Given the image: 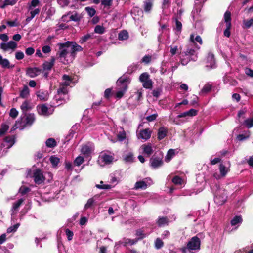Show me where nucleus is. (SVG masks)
<instances>
[{
	"label": "nucleus",
	"mask_w": 253,
	"mask_h": 253,
	"mask_svg": "<svg viewBox=\"0 0 253 253\" xmlns=\"http://www.w3.org/2000/svg\"><path fill=\"white\" fill-rule=\"evenodd\" d=\"M202 233H199L192 237L188 240L186 246L180 248L179 250L182 253H196L199 252L201 249L200 238H202Z\"/></svg>",
	"instance_id": "1"
},
{
	"label": "nucleus",
	"mask_w": 253,
	"mask_h": 253,
	"mask_svg": "<svg viewBox=\"0 0 253 253\" xmlns=\"http://www.w3.org/2000/svg\"><path fill=\"white\" fill-rule=\"evenodd\" d=\"M200 49V46L199 45H196L194 48L189 46L185 51L180 52L179 58L181 64L186 65L190 61H196L198 59V51Z\"/></svg>",
	"instance_id": "2"
},
{
	"label": "nucleus",
	"mask_w": 253,
	"mask_h": 253,
	"mask_svg": "<svg viewBox=\"0 0 253 253\" xmlns=\"http://www.w3.org/2000/svg\"><path fill=\"white\" fill-rule=\"evenodd\" d=\"M24 114V116L22 117L20 120H18L15 122L11 130H15L18 128L20 130H22L27 126H31L34 123L35 120V117L34 114L30 113L26 114V113Z\"/></svg>",
	"instance_id": "3"
},
{
	"label": "nucleus",
	"mask_w": 253,
	"mask_h": 253,
	"mask_svg": "<svg viewBox=\"0 0 253 253\" xmlns=\"http://www.w3.org/2000/svg\"><path fill=\"white\" fill-rule=\"evenodd\" d=\"M71 42L68 41L64 43H59L57 45L59 46L58 54L60 61L64 64L69 63V61L66 59L68 55L70 54L71 57Z\"/></svg>",
	"instance_id": "4"
},
{
	"label": "nucleus",
	"mask_w": 253,
	"mask_h": 253,
	"mask_svg": "<svg viewBox=\"0 0 253 253\" xmlns=\"http://www.w3.org/2000/svg\"><path fill=\"white\" fill-rule=\"evenodd\" d=\"M130 82L129 78L125 75L121 77L117 81V84L120 90L116 92V97L121 98L127 89V86Z\"/></svg>",
	"instance_id": "5"
},
{
	"label": "nucleus",
	"mask_w": 253,
	"mask_h": 253,
	"mask_svg": "<svg viewBox=\"0 0 253 253\" xmlns=\"http://www.w3.org/2000/svg\"><path fill=\"white\" fill-rule=\"evenodd\" d=\"M14 143L15 138L13 136L5 137L0 145V152H1L2 155L5 154Z\"/></svg>",
	"instance_id": "6"
},
{
	"label": "nucleus",
	"mask_w": 253,
	"mask_h": 253,
	"mask_svg": "<svg viewBox=\"0 0 253 253\" xmlns=\"http://www.w3.org/2000/svg\"><path fill=\"white\" fill-rule=\"evenodd\" d=\"M113 159L114 157L113 156L105 153H101L98 158L97 162L101 167H103L111 164Z\"/></svg>",
	"instance_id": "7"
},
{
	"label": "nucleus",
	"mask_w": 253,
	"mask_h": 253,
	"mask_svg": "<svg viewBox=\"0 0 253 253\" xmlns=\"http://www.w3.org/2000/svg\"><path fill=\"white\" fill-rule=\"evenodd\" d=\"M37 110L40 115L48 117L53 113L54 110L48 107L46 104H43L37 106Z\"/></svg>",
	"instance_id": "8"
},
{
	"label": "nucleus",
	"mask_w": 253,
	"mask_h": 253,
	"mask_svg": "<svg viewBox=\"0 0 253 253\" xmlns=\"http://www.w3.org/2000/svg\"><path fill=\"white\" fill-rule=\"evenodd\" d=\"M139 80L142 83L143 86L146 89H151L153 86L152 80L150 79V75L147 72L143 73L139 76Z\"/></svg>",
	"instance_id": "9"
},
{
	"label": "nucleus",
	"mask_w": 253,
	"mask_h": 253,
	"mask_svg": "<svg viewBox=\"0 0 253 253\" xmlns=\"http://www.w3.org/2000/svg\"><path fill=\"white\" fill-rule=\"evenodd\" d=\"M224 22L226 23V28L224 31V35L227 37H229L230 36V30L231 28V13L229 11H226L224 15Z\"/></svg>",
	"instance_id": "10"
},
{
	"label": "nucleus",
	"mask_w": 253,
	"mask_h": 253,
	"mask_svg": "<svg viewBox=\"0 0 253 253\" xmlns=\"http://www.w3.org/2000/svg\"><path fill=\"white\" fill-rule=\"evenodd\" d=\"M33 178L34 182L37 184H41L44 182L45 176L43 172L39 169H36L33 171Z\"/></svg>",
	"instance_id": "11"
},
{
	"label": "nucleus",
	"mask_w": 253,
	"mask_h": 253,
	"mask_svg": "<svg viewBox=\"0 0 253 253\" xmlns=\"http://www.w3.org/2000/svg\"><path fill=\"white\" fill-rule=\"evenodd\" d=\"M136 134L138 139L146 141L151 137L152 131L150 128H146L137 130Z\"/></svg>",
	"instance_id": "12"
},
{
	"label": "nucleus",
	"mask_w": 253,
	"mask_h": 253,
	"mask_svg": "<svg viewBox=\"0 0 253 253\" xmlns=\"http://www.w3.org/2000/svg\"><path fill=\"white\" fill-rule=\"evenodd\" d=\"M220 171V174L218 173H214L213 176L216 179H219L221 177H225L230 171L229 166H225L223 164H220L219 167Z\"/></svg>",
	"instance_id": "13"
},
{
	"label": "nucleus",
	"mask_w": 253,
	"mask_h": 253,
	"mask_svg": "<svg viewBox=\"0 0 253 253\" xmlns=\"http://www.w3.org/2000/svg\"><path fill=\"white\" fill-rule=\"evenodd\" d=\"M17 46V44L13 41H10L8 42H1L0 44V48L4 51L11 50L13 51Z\"/></svg>",
	"instance_id": "14"
},
{
	"label": "nucleus",
	"mask_w": 253,
	"mask_h": 253,
	"mask_svg": "<svg viewBox=\"0 0 253 253\" xmlns=\"http://www.w3.org/2000/svg\"><path fill=\"white\" fill-rule=\"evenodd\" d=\"M152 183V180L150 178H146L142 181L136 182L134 188L136 190L145 189L147 188L148 185H150Z\"/></svg>",
	"instance_id": "15"
},
{
	"label": "nucleus",
	"mask_w": 253,
	"mask_h": 253,
	"mask_svg": "<svg viewBox=\"0 0 253 253\" xmlns=\"http://www.w3.org/2000/svg\"><path fill=\"white\" fill-rule=\"evenodd\" d=\"M94 150V146L92 144L88 143L86 145L83 146L81 152L84 157H87L90 156L91 154Z\"/></svg>",
	"instance_id": "16"
},
{
	"label": "nucleus",
	"mask_w": 253,
	"mask_h": 253,
	"mask_svg": "<svg viewBox=\"0 0 253 253\" xmlns=\"http://www.w3.org/2000/svg\"><path fill=\"white\" fill-rule=\"evenodd\" d=\"M141 148L143 151V154L147 157H149L154 151L151 143L143 144L141 146Z\"/></svg>",
	"instance_id": "17"
},
{
	"label": "nucleus",
	"mask_w": 253,
	"mask_h": 253,
	"mask_svg": "<svg viewBox=\"0 0 253 253\" xmlns=\"http://www.w3.org/2000/svg\"><path fill=\"white\" fill-rule=\"evenodd\" d=\"M151 166L154 168L157 169L162 166L163 162L162 157H158L156 156H153L150 159Z\"/></svg>",
	"instance_id": "18"
},
{
	"label": "nucleus",
	"mask_w": 253,
	"mask_h": 253,
	"mask_svg": "<svg viewBox=\"0 0 253 253\" xmlns=\"http://www.w3.org/2000/svg\"><path fill=\"white\" fill-rule=\"evenodd\" d=\"M71 48V59H74L76 56V52L83 50V48L76 43L72 42L70 45Z\"/></svg>",
	"instance_id": "19"
},
{
	"label": "nucleus",
	"mask_w": 253,
	"mask_h": 253,
	"mask_svg": "<svg viewBox=\"0 0 253 253\" xmlns=\"http://www.w3.org/2000/svg\"><path fill=\"white\" fill-rule=\"evenodd\" d=\"M207 67H209L210 69H213L215 67L214 56L212 53H209L207 58Z\"/></svg>",
	"instance_id": "20"
},
{
	"label": "nucleus",
	"mask_w": 253,
	"mask_h": 253,
	"mask_svg": "<svg viewBox=\"0 0 253 253\" xmlns=\"http://www.w3.org/2000/svg\"><path fill=\"white\" fill-rule=\"evenodd\" d=\"M28 12L30 13V16H27L26 19V21L27 23L30 22L34 17L38 14L40 12V9L39 8H32V9H28Z\"/></svg>",
	"instance_id": "21"
},
{
	"label": "nucleus",
	"mask_w": 253,
	"mask_h": 253,
	"mask_svg": "<svg viewBox=\"0 0 253 253\" xmlns=\"http://www.w3.org/2000/svg\"><path fill=\"white\" fill-rule=\"evenodd\" d=\"M37 97L41 101H45L49 98V93L47 91L40 90L36 92Z\"/></svg>",
	"instance_id": "22"
},
{
	"label": "nucleus",
	"mask_w": 253,
	"mask_h": 253,
	"mask_svg": "<svg viewBox=\"0 0 253 253\" xmlns=\"http://www.w3.org/2000/svg\"><path fill=\"white\" fill-rule=\"evenodd\" d=\"M190 41L193 43L195 46H196V43L198 42L200 45H202L203 43L202 39L201 37L197 35L192 34L190 35Z\"/></svg>",
	"instance_id": "23"
},
{
	"label": "nucleus",
	"mask_w": 253,
	"mask_h": 253,
	"mask_svg": "<svg viewBox=\"0 0 253 253\" xmlns=\"http://www.w3.org/2000/svg\"><path fill=\"white\" fill-rule=\"evenodd\" d=\"M168 132V129L164 126L160 127L158 130V139L159 140L163 139L167 135Z\"/></svg>",
	"instance_id": "24"
},
{
	"label": "nucleus",
	"mask_w": 253,
	"mask_h": 253,
	"mask_svg": "<svg viewBox=\"0 0 253 253\" xmlns=\"http://www.w3.org/2000/svg\"><path fill=\"white\" fill-rule=\"evenodd\" d=\"M55 63V58L52 57L49 61H45L43 64L44 71H49L51 70Z\"/></svg>",
	"instance_id": "25"
},
{
	"label": "nucleus",
	"mask_w": 253,
	"mask_h": 253,
	"mask_svg": "<svg viewBox=\"0 0 253 253\" xmlns=\"http://www.w3.org/2000/svg\"><path fill=\"white\" fill-rule=\"evenodd\" d=\"M153 1L152 0H145L144 1L143 8L145 13H150L153 7Z\"/></svg>",
	"instance_id": "26"
},
{
	"label": "nucleus",
	"mask_w": 253,
	"mask_h": 253,
	"mask_svg": "<svg viewBox=\"0 0 253 253\" xmlns=\"http://www.w3.org/2000/svg\"><path fill=\"white\" fill-rule=\"evenodd\" d=\"M177 152L178 151L176 149H169L165 156V161L167 162H169Z\"/></svg>",
	"instance_id": "27"
},
{
	"label": "nucleus",
	"mask_w": 253,
	"mask_h": 253,
	"mask_svg": "<svg viewBox=\"0 0 253 253\" xmlns=\"http://www.w3.org/2000/svg\"><path fill=\"white\" fill-rule=\"evenodd\" d=\"M20 108L23 114H26V112L32 109V106L29 101L25 100L23 102L20 106Z\"/></svg>",
	"instance_id": "28"
},
{
	"label": "nucleus",
	"mask_w": 253,
	"mask_h": 253,
	"mask_svg": "<svg viewBox=\"0 0 253 253\" xmlns=\"http://www.w3.org/2000/svg\"><path fill=\"white\" fill-rule=\"evenodd\" d=\"M39 73L40 70L37 68H29L27 70V74L31 78L36 77Z\"/></svg>",
	"instance_id": "29"
},
{
	"label": "nucleus",
	"mask_w": 253,
	"mask_h": 253,
	"mask_svg": "<svg viewBox=\"0 0 253 253\" xmlns=\"http://www.w3.org/2000/svg\"><path fill=\"white\" fill-rule=\"evenodd\" d=\"M30 94V91L27 85H24L22 90L20 91L19 97L22 98H27Z\"/></svg>",
	"instance_id": "30"
},
{
	"label": "nucleus",
	"mask_w": 253,
	"mask_h": 253,
	"mask_svg": "<svg viewBox=\"0 0 253 253\" xmlns=\"http://www.w3.org/2000/svg\"><path fill=\"white\" fill-rule=\"evenodd\" d=\"M234 253H253V243L241 250L236 251Z\"/></svg>",
	"instance_id": "31"
},
{
	"label": "nucleus",
	"mask_w": 253,
	"mask_h": 253,
	"mask_svg": "<svg viewBox=\"0 0 253 253\" xmlns=\"http://www.w3.org/2000/svg\"><path fill=\"white\" fill-rule=\"evenodd\" d=\"M63 81L61 83V86H68L72 83V79L68 75H64L62 77Z\"/></svg>",
	"instance_id": "32"
},
{
	"label": "nucleus",
	"mask_w": 253,
	"mask_h": 253,
	"mask_svg": "<svg viewBox=\"0 0 253 253\" xmlns=\"http://www.w3.org/2000/svg\"><path fill=\"white\" fill-rule=\"evenodd\" d=\"M169 52L171 56H174L177 53H179V52H182L181 47H180L179 48H178V46L175 45H171L169 46Z\"/></svg>",
	"instance_id": "33"
},
{
	"label": "nucleus",
	"mask_w": 253,
	"mask_h": 253,
	"mask_svg": "<svg viewBox=\"0 0 253 253\" xmlns=\"http://www.w3.org/2000/svg\"><path fill=\"white\" fill-rule=\"evenodd\" d=\"M138 241V239H131L129 238H124L121 243L124 246H126L127 245H132L136 244Z\"/></svg>",
	"instance_id": "34"
},
{
	"label": "nucleus",
	"mask_w": 253,
	"mask_h": 253,
	"mask_svg": "<svg viewBox=\"0 0 253 253\" xmlns=\"http://www.w3.org/2000/svg\"><path fill=\"white\" fill-rule=\"evenodd\" d=\"M123 159L126 162H133L134 161L133 154L131 152H127L123 156Z\"/></svg>",
	"instance_id": "35"
},
{
	"label": "nucleus",
	"mask_w": 253,
	"mask_h": 253,
	"mask_svg": "<svg viewBox=\"0 0 253 253\" xmlns=\"http://www.w3.org/2000/svg\"><path fill=\"white\" fill-rule=\"evenodd\" d=\"M135 235L137 237V238L136 239L139 240L145 238L148 235V234L145 233L144 231L142 228L137 229L136 231Z\"/></svg>",
	"instance_id": "36"
},
{
	"label": "nucleus",
	"mask_w": 253,
	"mask_h": 253,
	"mask_svg": "<svg viewBox=\"0 0 253 253\" xmlns=\"http://www.w3.org/2000/svg\"><path fill=\"white\" fill-rule=\"evenodd\" d=\"M23 201L24 199L23 198H20L18 201H17L16 202H14L13 204L12 207L11 209L12 214L14 213L15 211H17L18 210V209L23 202Z\"/></svg>",
	"instance_id": "37"
},
{
	"label": "nucleus",
	"mask_w": 253,
	"mask_h": 253,
	"mask_svg": "<svg viewBox=\"0 0 253 253\" xmlns=\"http://www.w3.org/2000/svg\"><path fill=\"white\" fill-rule=\"evenodd\" d=\"M0 65L4 68H9L10 63L8 59L3 58L1 55L0 54Z\"/></svg>",
	"instance_id": "38"
},
{
	"label": "nucleus",
	"mask_w": 253,
	"mask_h": 253,
	"mask_svg": "<svg viewBox=\"0 0 253 253\" xmlns=\"http://www.w3.org/2000/svg\"><path fill=\"white\" fill-rule=\"evenodd\" d=\"M182 23L178 20H175V27L174 28L175 33L176 35H179L182 30Z\"/></svg>",
	"instance_id": "39"
},
{
	"label": "nucleus",
	"mask_w": 253,
	"mask_h": 253,
	"mask_svg": "<svg viewBox=\"0 0 253 253\" xmlns=\"http://www.w3.org/2000/svg\"><path fill=\"white\" fill-rule=\"evenodd\" d=\"M46 145L49 148H54L57 145V143L54 138H50L46 141Z\"/></svg>",
	"instance_id": "40"
},
{
	"label": "nucleus",
	"mask_w": 253,
	"mask_h": 253,
	"mask_svg": "<svg viewBox=\"0 0 253 253\" xmlns=\"http://www.w3.org/2000/svg\"><path fill=\"white\" fill-rule=\"evenodd\" d=\"M128 38V33L126 30L121 31L118 35V38L120 40H125Z\"/></svg>",
	"instance_id": "41"
},
{
	"label": "nucleus",
	"mask_w": 253,
	"mask_h": 253,
	"mask_svg": "<svg viewBox=\"0 0 253 253\" xmlns=\"http://www.w3.org/2000/svg\"><path fill=\"white\" fill-rule=\"evenodd\" d=\"M168 219L166 217H159L157 220V224L159 226L168 224Z\"/></svg>",
	"instance_id": "42"
},
{
	"label": "nucleus",
	"mask_w": 253,
	"mask_h": 253,
	"mask_svg": "<svg viewBox=\"0 0 253 253\" xmlns=\"http://www.w3.org/2000/svg\"><path fill=\"white\" fill-rule=\"evenodd\" d=\"M242 219L240 216H235L231 221L232 226H236L238 224L241 223Z\"/></svg>",
	"instance_id": "43"
},
{
	"label": "nucleus",
	"mask_w": 253,
	"mask_h": 253,
	"mask_svg": "<svg viewBox=\"0 0 253 253\" xmlns=\"http://www.w3.org/2000/svg\"><path fill=\"white\" fill-rule=\"evenodd\" d=\"M95 203V200L93 198L89 199L87 203L85 204L84 207V210H86L88 209H90L93 207Z\"/></svg>",
	"instance_id": "44"
},
{
	"label": "nucleus",
	"mask_w": 253,
	"mask_h": 253,
	"mask_svg": "<svg viewBox=\"0 0 253 253\" xmlns=\"http://www.w3.org/2000/svg\"><path fill=\"white\" fill-rule=\"evenodd\" d=\"M9 128V126L8 124H6L5 123H2L1 125V127L0 129V137L3 135L7 131V130Z\"/></svg>",
	"instance_id": "45"
},
{
	"label": "nucleus",
	"mask_w": 253,
	"mask_h": 253,
	"mask_svg": "<svg viewBox=\"0 0 253 253\" xmlns=\"http://www.w3.org/2000/svg\"><path fill=\"white\" fill-rule=\"evenodd\" d=\"M93 36V33L87 34L81 38L80 40V42L81 43H83L86 41H87L88 40L90 39H92Z\"/></svg>",
	"instance_id": "46"
},
{
	"label": "nucleus",
	"mask_w": 253,
	"mask_h": 253,
	"mask_svg": "<svg viewBox=\"0 0 253 253\" xmlns=\"http://www.w3.org/2000/svg\"><path fill=\"white\" fill-rule=\"evenodd\" d=\"M85 11L87 12L88 15L90 17H93L96 13V10L92 7H85Z\"/></svg>",
	"instance_id": "47"
},
{
	"label": "nucleus",
	"mask_w": 253,
	"mask_h": 253,
	"mask_svg": "<svg viewBox=\"0 0 253 253\" xmlns=\"http://www.w3.org/2000/svg\"><path fill=\"white\" fill-rule=\"evenodd\" d=\"M214 201L218 205H222L226 201V197H222L221 199H220V196L218 195H216L214 197Z\"/></svg>",
	"instance_id": "48"
},
{
	"label": "nucleus",
	"mask_w": 253,
	"mask_h": 253,
	"mask_svg": "<svg viewBox=\"0 0 253 253\" xmlns=\"http://www.w3.org/2000/svg\"><path fill=\"white\" fill-rule=\"evenodd\" d=\"M139 68V65L137 64H132L129 66H128L127 68V72L129 74H131L135 71H136L138 68Z\"/></svg>",
	"instance_id": "49"
},
{
	"label": "nucleus",
	"mask_w": 253,
	"mask_h": 253,
	"mask_svg": "<svg viewBox=\"0 0 253 253\" xmlns=\"http://www.w3.org/2000/svg\"><path fill=\"white\" fill-rule=\"evenodd\" d=\"M40 1L39 0H32L31 2L28 4V9H32V8L35 9L36 7L39 5Z\"/></svg>",
	"instance_id": "50"
},
{
	"label": "nucleus",
	"mask_w": 253,
	"mask_h": 253,
	"mask_svg": "<svg viewBox=\"0 0 253 253\" xmlns=\"http://www.w3.org/2000/svg\"><path fill=\"white\" fill-rule=\"evenodd\" d=\"M105 32V28L103 26L96 25L94 28V32L97 34H102Z\"/></svg>",
	"instance_id": "51"
},
{
	"label": "nucleus",
	"mask_w": 253,
	"mask_h": 253,
	"mask_svg": "<svg viewBox=\"0 0 253 253\" xmlns=\"http://www.w3.org/2000/svg\"><path fill=\"white\" fill-rule=\"evenodd\" d=\"M19 226V223H16L12 226H10L7 229V233H10L16 232Z\"/></svg>",
	"instance_id": "52"
},
{
	"label": "nucleus",
	"mask_w": 253,
	"mask_h": 253,
	"mask_svg": "<svg viewBox=\"0 0 253 253\" xmlns=\"http://www.w3.org/2000/svg\"><path fill=\"white\" fill-rule=\"evenodd\" d=\"M101 2L104 8H109L112 4V0H101Z\"/></svg>",
	"instance_id": "53"
},
{
	"label": "nucleus",
	"mask_w": 253,
	"mask_h": 253,
	"mask_svg": "<svg viewBox=\"0 0 253 253\" xmlns=\"http://www.w3.org/2000/svg\"><path fill=\"white\" fill-rule=\"evenodd\" d=\"M164 246V243L162 240L159 238H157L155 241V247L157 249H161Z\"/></svg>",
	"instance_id": "54"
},
{
	"label": "nucleus",
	"mask_w": 253,
	"mask_h": 253,
	"mask_svg": "<svg viewBox=\"0 0 253 253\" xmlns=\"http://www.w3.org/2000/svg\"><path fill=\"white\" fill-rule=\"evenodd\" d=\"M50 161L54 167H56L59 164L60 159L57 157L52 156L50 158Z\"/></svg>",
	"instance_id": "55"
},
{
	"label": "nucleus",
	"mask_w": 253,
	"mask_h": 253,
	"mask_svg": "<svg viewBox=\"0 0 253 253\" xmlns=\"http://www.w3.org/2000/svg\"><path fill=\"white\" fill-rule=\"evenodd\" d=\"M84 162V158L83 157L79 156L77 157L74 162L75 165L79 166Z\"/></svg>",
	"instance_id": "56"
},
{
	"label": "nucleus",
	"mask_w": 253,
	"mask_h": 253,
	"mask_svg": "<svg viewBox=\"0 0 253 253\" xmlns=\"http://www.w3.org/2000/svg\"><path fill=\"white\" fill-rule=\"evenodd\" d=\"M243 24L246 28H250L253 25V18L249 20H244Z\"/></svg>",
	"instance_id": "57"
},
{
	"label": "nucleus",
	"mask_w": 253,
	"mask_h": 253,
	"mask_svg": "<svg viewBox=\"0 0 253 253\" xmlns=\"http://www.w3.org/2000/svg\"><path fill=\"white\" fill-rule=\"evenodd\" d=\"M18 115V111L14 108L10 109L9 112V116L13 119L16 118Z\"/></svg>",
	"instance_id": "58"
},
{
	"label": "nucleus",
	"mask_w": 253,
	"mask_h": 253,
	"mask_svg": "<svg viewBox=\"0 0 253 253\" xmlns=\"http://www.w3.org/2000/svg\"><path fill=\"white\" fill-rule=\"evenodd\" d=\"M244 124L248 127L251 128L253 126V118H249L245 120Z\"/></svg>",
	"instance_id": "59"
},
{
	"label": "nucleus",
	"mask_w": 253,
	"mask_h": 253,
	"mask_svg": "<svg viewBox=\"0 0 253 253\" xmlns=\"http://www.w3.org/2000/svg\"><path fill=\"white\" fill-rule=\"evenodd\" d=\"M159 24L160 26V31H161L162 33L169 32V26L167 24H163L161 25L160 22H159Z\"/></svg>",
	"instance_id": "60"
},
{
	"label": "nucleus",
	"mask_w": 253,
	"mask_h": 253,
	"mask_svg": "<svg viewBox=\"0 0 253 253\" xmlns=\"http://www.w3.org/2000/svg\"><path fill=\"white\" fill-rule=\"evenodd\" d=\"M70 19L75 22H78L81 19V16L77 13H75L70 16Z\"/></svg>",
	"instance_id": "61"
},
{
	"label": "nucleus",
	"mask_w": 253,
	"mask_h": 253,
	"mask_svg": "<svg viewBox=\"0 0 253 253\" xmlns=\"http://www.w3.org/2000/svg\"><path fill=\"white\" fill-rule=\"evenodd\" d=\"M126 133L124 131L120 132L117 135V138L119 141H123L126 139Z\"/></svg>",
	"instance_id": "62"
},
{
	"label": "nucleus",
	"mask_w": 253,
	"mask_h": 253,
	"mask_svg": "<svg viewBox=\"0 0 253 253\" xmlns=\"http://www.w3.org/2000/svg\"><path fill=\"white\" fill-rule=\"evenodd\" d=\"M57 92H58V94H59V95L62 94H66L68 92V90L67 89V86L60 85V87L58 89Z\"/></svg>",
	"instance_id": "63"
},
{
	"label": "nucleus",
	"mask_w": 253,
	"mask_h": 253,
	"mask_svg": "<svg viewBox=\"0 0 253 253\" xmlns=\"http://www.w3.org/2000/svg\"><path fill=\"white\" fill-rule=\"evenodd\" d=\"M245 73L248 76L253 78V70L250 68L246 67L245 69Z\"/></svg>",
	"instance_id": "64"
}]
</instances>
